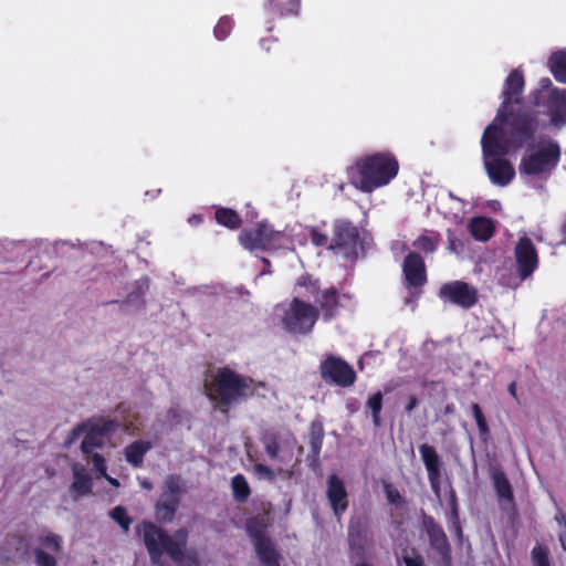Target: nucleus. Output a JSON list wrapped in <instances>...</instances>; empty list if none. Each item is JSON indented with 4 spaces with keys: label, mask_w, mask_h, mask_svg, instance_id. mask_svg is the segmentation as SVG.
<instances>
[{
    "label": "nucleus",
    "mask_w": 566,
    "mask_h": 566,
    "mask_svg": "<svg viewBox=\"0 0 566 566\" xmlns=\"http://www.w3.org/2000/svg\"><path fill=\"white\" fill-rule=\"evenodd\" d=\"M524 88L523 71L512 70L503 84L502 103L495 120L501 124H512L517 134L530 136L539 129V118L537 111L522 105Z\"/></svg>",
    "instance_id": "f257e3e1"
},
{
    "label": "nucleus",
    "mask_w": 566,
    "mask_h": 566,
    "mask_svg": "<svg viewBox=\"0 0 566 566\" xmlns=\"http://www.w3.org/2000/svg\"><path fill=\"white\" fill-rule=\"evenodd\" d=\"M142 537L151 564L164 566L163 556L167 554L177 566H200L196 556H185L188 532L179 528L175 536L151 521H142L135 526Z\"/></svg>",
    "instance_id": "f03ea898"
},
{
    "label": "nucleus",
    "mask_w": 566,
    "mask_h": 566,
    "mask_svg": "<svg viewBox=\"0 0 566 566\" xmlns=\"http://www.w3.org/2000/svg\"><path fill=\"white\" fill-rule=\"evenodd\" d=\"M205 391L213 408L227 415L233 406L254 396V380L224 366L205 382Z\"/></svg>",
    "instance_id": "7ed1b4c3"
},
{
    "label": "nucleus",
    "mask_w": 566,
    "mask_h": 566,
    "mask_svg": "<svg viewBox=\"0 0 566 566\" xmlns=\"http://www.w3.org/2000/svg\"><path fill=\"white\" fill-rule=\"evenodd\" d=\"M398 171L397 158L390 151H379L357 158L347 169V177L356 189L370 193L387 186Z\"/></svg>",
    "instance_id": "20e7f679"
},
{
    "label": "nucleus",
    "mask_w": 566,
    "mask_h": 566,
    "mask_svg": "<svg viewBox=\"0 0 566 566\" xmlns=\"http://www.w3.org/2000/svg\"><path fill=\"white\" fill-rule=\"evenodd\" d=\"M524 155L518 164V172L522 176L539 177L549 176L558 166L562 157L559 144L552 139H542L538 143L528 142Z\"/></svg>",
    "instance_id": "39448f33"
},
{
    "label": "nucleus",
    "mask_w": 566,
    "mask_h": 566,
    "mask_svg": "<svg viewBox=\"0 0 566 566\" xmlns=\"http://www.w3.org/2000/svg\"><path fill=\"white\" fill-rule=\"evenodd\" d=\"M506 126V138H503V129L494 123L486 126L481 139L483 161L488 159L502 158L510 154L511 150H517L533 140L536 133L530 136L521 135L515 132L512 124H503Z\"/></svg>",
    "instance_id": "423d86ee"
},
{
    "label": "nucleus",
    "mask_w": 566,
    "mask_h": 566,
    "mask_svg": "<svg viewBox=\"0 0 566 566\" xmlns=\"http://www.w3.org/2000/svg\"><path fill=\"white\" fill-rule=\"evenodd\" d=\"M319 318V310L315 305L298 297H293L281 317L285 332L293 335H310Z\"/></svg>",
    "instance_id": "0eeeda50"
},
{
    "label": "nucleus",
    "mask_w": 566,
    "mask_h": 566,
    "mask_svg": "<svg viewBox=\"0 0 566 566\" xmlns=\"http://www.w3.org/2000/svg\"><path fill=\"white\" fill-rule=\"evenodd\" d=\"M245 530L261 564L264 566H281V554L268 535L265 518L260 516L249 518L245 523Z\"/></svg>",
    "instance_id": "6e6552de"
},
{
    "label": "nucleus",
    "mask_w": 566,
    "mask_h": 566,
    "mask_svg": "<svg viewBox=\"0 0 566 566\" xmlns=\"http://www.w3.org/2000/svg\"><path fill=\"white\" fill-rule=\"evenodd\" d=\"M321 378L328 385L350 387L357 379L356 371L340 356L328 355L319 364Z\"/></svg>",
    "instance_id": "1a4fd4ad"
},
{
    "label": "nucleus",
    "mask_w": 566,
    "mask_h": 566,
    "mask_svg": "<svg viewBox=\"0 0 566 566\" xmlns=\"http://www.w3.org/2000/svg\"><path fill=\"white\" fill-rule=\"evenodd\" d=\"M403 285L410 297L418 300L426 285L427 269L423 258L417 252H409L402 263Z\"/></svg>",
    "instance_id": "9d476101"
},
{
    "label": "nucleus",
    "mask_w": 566,
    "mask_h": 566,
    "mask_svg": "<svg viewBox=\"0 0 566 566\" xmlns=\"http://www.w3.org/2000/svg\"><path fill=\"white\" fill-rule=\"evenodd\" d=\"M329 251L343 252L346 255L356 253L360 241L359 229L347 219H336L332 227Z\"/></svg>",
    "instance_id": "9b49d317"
},
{
    "label": "nucleus",
    "mask_w": 566,
    "mask_h": 566,
    "mask_svg": "<svg viewBox=\"0 0 566 566\" xmlns=\"http://www.w3.org/2000/svg\"><path fill=\"white\" fill-rule=\"evenodd\" d=\"M514 258L516 274L521 282L530 279L538 268L537 249L526 234L518 238L514 248Z\"/></svg>",
    "instance_id": "f8f14e48"
},
{
    "label": "nucleus",
    "mask_w": 566,
    "mask_h": 566,
    "mask_svg": "<svg viewBox=\"0 0 566 566\" xmlns=\"http://www.w3.org/2000/svg\"><path fill=\"white\" fill-rule=\"evenodd\" d=\"M439 297L444 303L457 305L463 310L473 307L479 301L478 290L464 282L452 281L440 286Z\"/></svg>",
    "instance_id": "ddd939ff"
},
{
    "label": "nucleus",
    "mask_w": 566,
    "mask_h": 566,
    "mask_svg": "<svg viewBox=\"0 0 566 566\" xmlns=\"http://www.w3.org/2000/svg\"><path fill=\"white\" fill-rule=\"evenodd\" d=\"M532 103L549 116L553 126L560 127L566 124V90H554L548 94L543 92Z\"/></svg>",
    "instance_id": "4468645a"
},
{
    "label": "nucleus",
    "mask_w": 566,
    "mask_h": 566,
    "mask_svg": "<svg viewBox=\"0 0 566 566\" xmlns=\"http://www.w3.org/2000/svg\"><path fill=\"white\" fill-rule=\"evenodd\" d=\"M280 234L270 224L259 222L253 228L243 229L239 234V241L249 251H264L274 247Z\"/></svg>",
    "instance_id": "2eb2a0df"
},
{
    "label": "nucleus",
    "mask_w": 566,
    "mask_h": 566,
    "mask_svg": "<svg viewBox=\"0 0 566 566\" xmlns=\"http://www.w3.org/2000/svg\"><path fill=\"white\" fill-rule=\"evenodd\" d=\"M422 527L426 531L431 548L439 555L442 564L444 566H451L452 549L442 526L433 518V516L423 514Z\"/></svg>",
    "instance_id": "dca6fc26"
},
{
    "label": "nucleus",
    "mask_w": 566,
    "mask_h": 566,
    "mask_svg": "<svg viewBox=\"0 0 566 566\" xmlns=\"http://www.w3.org/2000/svg\"><path fill=\"white\" fill-rule=\"evenodd\" d=\"M349 559L363 560L366 557V547L368 542V522L367 518H350L347 531Z\"/></svg>",
    "instance_id": "f3484780"
},
{
    "label": "nucleus",
    "mask_w": 566,
    "mask_h": 566,
    "mask_svg": "<svg viewBox=\"0 0 566 566\" xmlns=\"http://www.w3.org/2000/svg\"><path fill=\"white\" fill-rule=\"evenodd\" d=\"M419 452L421 455V460L426 467L428 473V480L430 483V488L432 493L436 495L438 500L441 496V478H442V467L443 463L441 461L440 455L438 454L434 447L423 443L419 446Z\"/></svg>",
    "instance_id": "a211bd4d"
},
{
    "label": "nucleus",
    "mask_w": 566,
    "mask_h": 566,
    "mask_svg": "<svg viewBox=\"0 0 566 566\" xmlns=\"http://www.w3.org/2000/svg\"><path fill=\"white\" fill-rule=\"evenodd\" d=\"M326 496L333 514L340 518L348 509V493L344 481L335 473L328 476Z\"/></svg>",
    "instance_id": "6ab92c4d"
},
{
    "label": "nucleus",
    "mask_w": 566,
    "mask_h": 566,
    "mask_svg": "<svg viewBox=\"0 0 566 566\" xmlns=\"http://www.w3.org/2000/svg\"><path fill=\"white\" fill-rule=\"evenodd\" d=\"M39 543L41 547L33 551L34 562L36 566H56V558L46 553L43 548H46L53 553H60L62 551L63 538L62 536L52 532H46L40 535Z\"/></svg>",
    "instance_id": "aec40b11"
},
{
    "label": "nucleus",
    "mask_w": 566,
    "mask_h": 566,
    "mask_svg": "<svg viewBox=\"0 0 566 566\" xmlns=\"http://www.w3.org/2000/svg\"><path fill=\"white\" fill-rule=\"evenodd\" d=\"M340 295L335 286L322 289L315 296L316 308L324 322H331L337 314L340 305Z\"/></svg>",
    "instance_id": "412c9836"
},
{
    "label": "nucleus",
    "mask_w": 566,
    "mask_h": 566,
    "mask_svg": "<svg viewBox=\"0 0 566 566\" xmlns=\"http://www.w3.org/2000/svg\"><path fill=\"white\" fill-rule=\"evenodd\" d=\"M488 177L492 184L501 187L507 186L515 177V169L511 161L502 158L483 161Z\"/></svg>",
    "instance_id": "4be33fe9"
},
{
    "label": "nucleus",
    "mask_w": 566,
    "mask_h": 566,
    "mask_svg": "<svg viewBox=\"0 0 566 566\" xmlns=\"http://www.w3.org/2000/svg\"><path fill=\"white\" fill-rule=\"evenodd\" d=\"M115 422L106 420L97 423L90 422L88 429L81 443L83 454H91L95 449L103 447V437L114 429Z\"/></svg>",
    "instance_id": "5701e85b"
},
{
    "label": "nucleus",
    "mask_w": 566,
    "mask_h": 566,
    "mask_svg": "<svg viewBox=\"0 0 566 566\" xmlns=\"http://www.w3.org/2000/svg\"><path fill=\"white\" fill-rule=\"evenodd\" d=\"M490 476L499 502L501 504L514 506L515 501L513 488L503 470L499 467H493L490 470Z\"/></svg>",
    "instance_id": "b1692460"
},
{
    "label": "nucleus",
    "mask_w": 566,
    "mask_h": 566,
    "mask_svg": "<svg viewBox=\"0 0 566 566\" xmlns=\"http://www.w3.org/2000/svg\"><path fill=\"white\" fill-rule=\"evenodd\" d=\"M324 434V427L322 422L313 421L308 432L310 453L307 455L308 461L312 463H318L319 461Z\"/></svg>",
    "instance_id": "393cba45"
},
{
    "label": "nucleus",
    "mask_w": 566,
    "mask_h": 566,
    "mask_svg": "<svg viewBox=\"0 0 566 566\" xmlns=\"http://www.w3.org/2000/svg\"><path fill=\"white\" fill-rule=\"evenodd\" d=\"M471 235L481 242L489 241L495 231L493 221L486 217H474L469 223Z\"/></svg>",
    "instance_id": "a878e982"
},
{
    "label": "nucleus",
    "mask_w": 566,
    "mask_h": 566,
    "mask_svg": "<svg viewBox=\"0 0 566 566\" xmlns=\"http://www.w3.org/2000/svg\"><path fill=\"white\" fill-rule=\"evenodd\" d=\"M150 449L151 443L149 441L136 440L125 448V459L134 468H139L143 465L145 454Z\"/></svg>",
    "instance_id": "bb28decb"
},
{
    "label": "nucleus",
    "mask_w": 566,
    "mask_h": 566,
    "mask_svg": "<svg viewBox=\"0 0 566 566\" xmlns=\"http://www.w3.org/2000/svg\"><path fill=\"white\" fill-rule=\"evenodd\" d=\"M180 505V500L161 493L155 505V512L158 520L163 522H171Z\"/></svg>",
    "instance_id": "cd10ccee"
},
{
    "label": "nucleus",
    "mask_w": 566,
    "mask_h": 566,
    "mask_svg": "<svg viewBox=\"0 0 566 566\" xmlns=\"http://www.w3.org/2000/svg\"><path fill=\"white\" fill-rule=\"evenodd\" d=\"M214 220L218 224L230 230H237L242 226V219L235 210L226 207H214Z\"/></svg>",
    "instance_id": "c85d7f7f"
},
{
    "label": "nucleus",
    "mask_w": 566,
    "mask_h": 566,
    "mask_svg": "<svg viewBox=\"0 0 566 566\" xmlns=\"http://www.w3.org/2000/svg\"><path fill=\"white\" fill-rule=\"evenodd\" d=\"M547 65L554 78L559 83L566 84V51L552 53Z\"/></svg>",
    "instance_id": "c756f323"
},
{
    "label": "nucleus",
    "mask_w": 566,
    "mask_h": 566,
    "mask_svg": "<svg viewBox=\"0 0 566 566\" xmlns=\"http://www.w3.org/2000/svg\"><path fill=\"white\" fill-rule=\"evenodd\" d=\"M441 242V235L438 232L431 231L429 234H420L416 240L412 241V247L426 254H432L438 250Z\"/></svg>",
    "instance_id": "7c9ffc66"
},
{
    "label": "nucleus",
    "mask_w": 566,
    "mask_h": 566,
    "mask_svg": "<svg viewBox=\"0 0 566 566\" xmlns=\"http://www.w3.org/2000/svg\"><path fill=\"white\" fill-rule=\"evenodd\" d=\"M74 481L71 490L78 495H87L92 492V478L83 468H73Z\"/></svg>",
    "instance_id": "2f4dec72"
},
{
    "label": "nucleus",
    "mask_w": 566,
    "mask_h": 566,
    "mask_svg": "<svg viewBox=\"0 0 566 566\" xmlns=\"http://www.w3.org/2000/svg\"><path fill=\"white\" fill-rule=\"evenodd\" d=\"M231 490H232L233 499L238 503H245L251 495L250 485H249L245 476L241 473H238L232 478Z\"/></svg>",
    "instance_id": "473e14b6"
},
{
    "label": "nucleus",
    "mask_w": 566,
    "mask_h": 566,
    "mask_svg": "<svg viewBox=\"0 0 566 566\" xmlns=\"http://www.w3.org/2000/svg\"><path fill=\"white\" fill-rule=\"evenodd\" d=\"M269 8L272 12L281 17L297 15L301 8V0H287L286 2L269 0Z\"/></svg>",
    "instance_id": "72a5a7b5"
},
{
    "label": "nucleus",
    "mask_w": 566,
    "mask_h": 566,
    "mask_svg": "<svg viewBox=\"0 0 566 566\" xmlns=\"http://www.w3.org/2000/svg\"><path fill=\"white\" fill-rule=\"evenodd\" d=\"M472 416L476 422L480 438L486 441L490 437V428L486 418L478 402H473L471 406Z\"/></svg>",
    "instance_id": "f704fd0d"
},
{
    "label": "nucleus",
    "mask_w": 566,
    "mask_h": 566,
    "mask_svg": "<svg viewBox=\"0 0 566 566\" xmlns=\"http://www.w3.org/2000/svg\"><path fill=\"white\" fill-rule=\"evenodd\" d=\"M367 407L371 412L373 424L378 428L381 424L380 412L382 409V394L377 391L367 400Z\"/></svg>",
    "instance_id": "c9c22d12"
},
{
    "label": "nucleus",
    "mask_w": 566,
    "mask_h": 566,
    "mask_svg": "<svg viewBox=\"0 0 566 566\" xmlns=\"http://www.w3.org/2000/svg\"><path fill=\"white\" fill-rule=\"evenodd\" d=\"M163 493L181 500V495L184 493L181 478L176 474L169 475L165 481Z\"/></svg>",
    "instance_id": "e433bc0d"
},
{
    "label": "nucleus",
    "mask_w": 566,
    "mask_h": 566,
    "mask_svg": "<svg viewBox=\"0 0 566 566\" xmlns=\"http://www.w3.org/2000/svg\"><path fill=\"white\" fill-rule=\"evenodd\" d=\"M531 560L533 566H552L548 547L536 544L531 551Z\"/></svg>",
    "instance_id": "4c0bfd02"
},
{
    "label": "nucleus",
    "mask_w": 566,
    "mask_h": 566,
    "mask_svg": "<svg viewBox=\"0 0 566 566\" xmlns=\"http://www.w3.org/2000/svg\"><path fill=\"white\" fill-rule=\"evenodd\" d=\"M4 544L9 553L28 552L29 548L25 537L21 534H8Z\"/></svg>",
    "instance_id": "58836bf2"
},
{
    "label": "nucleus",
    "mask_w": 566,
    "mask_h": 566,
    "mask_svg": "<svg viewBox=\"0 0 566 566\" xmlns=\"http://www.w3.org/2000/svg\"><path fill=\"white\" fill-rule=\"evenodd\" d=\"M111 517L120 526L124 533H128L133 518L124 506L117 505L109 512Z\"/></svg>",
    "instance_id": "ea45409f"
},
{
    "label": "nucleus",
    "mask_w": 566,
    "mask_h": 566,
    "mask_svg": "<svg viewBox=\"0 0 566 566\" xmlns=\"http://www.w3.org/2000/svg\"><path fill=\"white\" fill-rule=\"evenodd\" d=\"M308 234L314 247L329 250L331 239L326 232L322 231L318 227H308Z\"/></svg>",
    "instance_id": "a19ab883"
},
{
    "label": "nucleus",
    "mask_w": 566,
    "mask_h": 566,
    "mask_svg": "<svg viewBox=\"0 0 566 566\" xmlns=\"http://www.w3.org/2000/svg\"><path fill=\"white\" fill-rule=\"evenodd\" d=\"M232 28H233V20L228 15H223L219 19L217 25L214 27V30H213L214 36L219 41H223L230 35Z\"/></svg>",
    "instance_id": "79ce46f5"
},
{
    "label": "nucleus",
    "mask_w": 566,
    "mask_h": 566,
    "mask_svg": "<svg viewBox=\"0 0 566 566\" xmlns=\"http://www.w3.org/2000/svg\"><path fill=\"white\" fill-rule=\"evenodd\" d=\"M86 460L92 463L93 469L101 475L107 476V467L105 463L104 457L95 451H92L91 454H85Z\"/></svg>",
    "instance_id": "37998d69"
},
{
    "label": "nucleus",
    "mask_w": 566,
    "mask_h": 566,
    "mask_svg": "<svg viewBox=\"0 0 566 566\" xmlns=\"http://www.w3.org/2000/svg\"><path fill=\"white\" fill-rule=\"evenodd\" d=\"M297 285L306 289L312 296H315L322 290L319 281L313 279L311 275H302L297 281Z\"/></svg>",
    "instance_id": "c03bdc74"
},
{
    "label": "nucleus",
    "mask_w": 566,
    "mask_h": 566,
    "mask_svg": "<svg viewBox=\"0 0 566 566\" xmlns=\"http://www.w3.org/2000/svg\"><path fill=\"white\" fill-rule=\"evenodd\" d=\"M384 492H385L387 501L390 504L396 505V506H402V504L405 503V500H403L402 495L400 494V492L396 488H394L390 483L384 484Z\"/></svg>",
    "instance_id": "a18cd8bd"
},
{
    "label": "nucleus",
    "mask_w": 566,
    "mask_h": 566,
    "mask_svg": "<svg viewBox=\"0 0 566 566\" xmlns=\"http://www.w3.org/2000/svg\"><path fill=\"white\" fill-rule=\"evenodd\" d=\"M448 500H449V506H450V513H449V521L451 520H459V502L457 492L453 488H450L448 493Z\"/></svg>",
    "instance_id": "49530a36"
},
{
    "label": "nucleus",
    "mask_w": 566,
    "mask_h": 566,
    "mask_svg": "<svg viewBox=\"0 0 566 566\" xmlns=\"http://www.w3.org/2000/svg\"><path fill=\"white\" fill-rule=\"evenodd\" d=\"M264 449H265V452L266 454L272 459V460H275L279 458V453H280V443H279V440L275 436L266 439V441L264 442Z\"/></svg>",
    "instance_id": "de8ad7c7"
},
{
    "label": "nucleus",
    "mask_w": 566,
    "mask_h": 566,
    "mask_svg": "<svg viewBox=\"0 0 566 566\" xmlns=\"http://www.w3.org/2000/svg\"><path fill=\"white\" fill-rule=\"evenodd\" d=\"M538 85L539 87L533 93V98L538 97L543 92L548 94L554 90H559L553 85V82L549 77H542Z\"/></svg>",
    "instance_id": "09e8293b"
},
{
    "label": "nucleus",
    "mask_w": 566,
    "mask_h": 566,
    "mask_svg": "<svg viewBox=\"0 0 566 566\" xmlns=\"http://www.w3.org/2000/svg\"><path fill=\"white\" fill-rule=\"evenodd\" d=\"M88 424H90V421L82 422V423H78L77 426H75L69 434L67 443L71 444V443L75 442L83 433H86V430L88 429Z\"/></svg>",
    "instance_id": "8fccbe9b"
},
{
    "label": "nucleus",
    "mask_w": 566,
    "mask_h": 566,
    "mask_svg": "<svg viewBox=\"0 0 566 566\" xmlns=\"http://www.w3.org/2000/svg\"><path fill=\"white\" fill-rule=\"evenodd\" d=\"M254 472L259 478H264L270 481L275 479L274 471L270 467L262 463L254 464Z\"/></svg>",
    "instance_id": "3c124183"
},
{
    "label": "nucleus",
    "mask_w": 566,
    "mask_h": 566,
    "mask_svg": "<svg viewBox=\"0 0 566 566\" xmlns=\"http://www.w3.org/2000/svg\"><path fill=\"white\" fill-rule=\"evenodd\" d=\"M403 563L406 566H423V558L420 555L415 557L403 556Z\"/></svg>",
    "instance_id": "603ef678"
},
{
    "label": "nucleus",
    "mask_w": 566,
    "mask_h": 566,
    "mask_svg": "<svg viewBox=\"0 0 566 566\" xmlns=\"http://www.w3.org/2000/svg\"><path fill=\"white\" fill-rule=\"evenodd\" d=\"M418 399L415 396H411L406 405V411L408 413L412 412L413 409L418 406Z\"/></svg>",
    "instance_id": "864d4df0"
},
{
    "label": "nucleus",
    "mask_w": 566,
    "mask_h": 566,
    "mask_svg": "<svg viewBox=\"0 0 566 566\" xmlns=\"http://www.w3.org/2000/svg\"><path fill=\"white\" fill-rule=\"evenodd\" d=\"M451 523V526H452V530L453 532L459 536L461 537L462 536V527H461V524H460V518L459 520H451L449 521Z\"/></svg>",
    "instance_id": "5fc2aeb1"
},
{
    "label": "nucleus",
    "mask_w": 566,
    "mask_h": 566,
    "mask_svg": "<svg viewBox=\"0 0 566 566\" xmlns=\"http://www.w3.org/2000/svg\"><path fill=\"white\" fill-rule=\"evenodd\" d=\"M203 221V218L201 214H193L189 218V223L192 226H198Z\"/></svg>",
    "instance_id": "6e6d98bb"
},
{
    "label": "nucleus",
    "mask_w": 566,
    "mask_h": 566,
    "mask_svg": "<svg viewBox=\"0 0 566 566\" xmlns=\"http://www.w3.org/2000/svg\"><path fill=\"white\" fill-rule=\"evenodd\" d=\"M510 395L514 398V399H517V394H516V382L515 381H512L510 385H509V388H507Z\"/></svg>",
    "instance_id": "4d7b16f0"
},
{
    "label": "nucleus",
    "mask_w": 566,
    "mask_h": 566,
    "mask_svg": "<svg viewBox=\"0 0 566 566\" xmlns=\"http://www.w3.org/2000/svg\"><path fill=\"white\" fill-rule=\"evenodd\" d=\"M454 410V406L451 403V405H447L446 408H444V413L448 415V413H451L453 412Z\"/></svg>",
    "instance_id": "13d9d810"
},
{
    "label": "nucleus",
    "mask_w": 566,
    "mask_h": 566,
    "mask_svg": "<svg viewBox=\"0 0 566 566\" xmlns=\"http://www.w3.org/2000/svg\"><path fill=\"white\" fill-rule=\"evenodd\" d=\"M448 197L451 199V200H457V201H462L458 196H455L452 191H449L448 192Z\"/></svg>",
    "instance_id": "bf43d9fd"
},
{
    "label": "nucleus",
    "mask_w": 566,
    "mask_h": 566,
    "mask_svg": "<svg viewBox=\"0 0 566 566\" xmlns=\"http://www.w3.org/2000/svg\"><path fill=\"white\" fill-rule=\"evenodd\" d=\"M563 234L566 237V217L562 227Z\"/></svg>",
    "instance_id": "052dcab7"
},
{
    "label": "nucleus",
    "mask_w": 566,
    "mask_h": 566,
    "mask_svg": "<svg viewBox=\"0 0 566 566\" xmlns=\"http://www.w3.org/2000/svg\"><path fill=\"white\" fill-rule=\"evenodd\" d=\"M355 566H373V565L363 562V563H357Z\"/></svg>",
    "instance_id": "680f3d73"
},
{
    "label": "nucleus",
    "mask_w": 566,
    "mask_h": 566,
    "mask_svg": "<svg viewBox=\"0 0 566 566\" xmlns=\"http://www.w3.org/2000/svg\"><path fill=\"white\" fill-rule=\"evenodd\" d=\"M263 262H264L265 265L271 266V262L268 259H263Z\"/></svg>",
    "instance_id": "e2e57ef3"
},
{
    "label": "nucleus",
    "mask_w": 566,
    "mask_h": 566,
    "mask_svg": "<svg viewBox=\"0 0 566 566\" xmlns=\"http://www.w3.org/2000/svg\"><path fill=\"white\" fill-rule=\"evenodd\" d=\"M109 482H111L112 484H117V483H118L116 479H109Z\"/></svg>",
    "instance_id": "0e129e2a"
},
{
    "label": "nucleus",
    "mask_w": 566,
    "mask_h": 566,
    "mask_svg": "<svg viewBox=\"0 0 566 566\" xmlns=\"http://www.w3.org/2000/svg\"><path fill=\"white\" fill-rule=\"evenodd\" d=\"M144 486L147 488V489H150L151 484L150 483H144Z\"/></svg>",
    "instance_id": "69168bd1"
}]
</instances>
